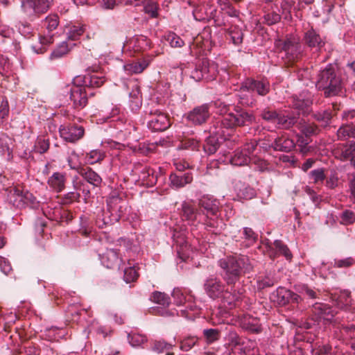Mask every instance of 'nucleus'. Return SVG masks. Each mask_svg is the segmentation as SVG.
Returning a JSON list of instances; mask_svg holds the SVG:
<instances>
[{"label": "nucleus", "instance_id": "nucleus-41", "mask_svg": "<svg viewBox=\"0 0 355 355\" xmlns=\"http://www.w3.org/2000/svg\"><path fill=\"white\" fill-rule=\"evenodd\" d=\"M337 135L340 139H345L347 137L355 138V126L352 128L349 125H343L338 130Z\"/></svg>", "mask_w": 355, "mask_h": 355}, {"label": "nucleus", "instance_id": "nucleus-18", "mask_svg": "<svg viewBox=\"0 0 355 355\" xmlns=\"http://www.w3.org/2000/svg\"><path fill=\"white\" fill-rule=\"evenodd\" d=\"M204 288L207 295L212 299L220 298L225 291L220 279L214 277H209L205 281Z\"/></svg>", "mask_w": 355, "mask_h": 355}, {"label": "nucleus", "instance_id": "nucleus-43", "mask_svg": "<svg viewBox=\"0 0 355 355\" xmlns=\"http://www.w3.org/2000/svg\"><path fill=\"white\" fill-rule=\"evenodd\" d=\"M85 31L83 26H72L70 27L68 32V42H71L78 40V38L83 35Z\"/></svg>", "mask_w": 355, "mask_h": 355}, {"label": "nucleus", "instance_id": "nucleus-60", "mask_svg": "<svg viewBox=\"0 0 355 355\" xmlns=\"http://www.w3.org/2000/svg\"><path fill=\"white\" fill-rule=\"evenodd\" d=\"M280 19H281L280 15L275 12H272L271 13H268L264 15L265 22L268 25H273V24L279 22Z\"/></svg>", "mask_w": 355, "mask_h": 355}, {"label": "nucleus", "instance_id": "nucleus-28", "mask_svg": "<svg viewBox=\"0 0 355 355\" xmlns=\"http://www.w3.org/2000/svg\"><path fill=\"white\" fill-rule=\"evenodd\" d=\"M231 351L229 355H245L246 347L244 343L236 334H231V343H230Z\"/></svg>", "mask_w": 355, "mask_h": 355}, {"label": "nucleus", "instance_id": "nucleus-14", "mask_svg": "<svg viewBox=\"0 0 355 355\" xmlns=\"http://www.w3.org/2000/svg\"><path fill=\"white\" fill-rule=\"evenodd\" d=\"M170 125L167 115L158 110L151 113V119L148 122V128L155 132L164 131Z\"/></svg>", "mask_w": 355, "mask_h": 355}, {"label": "nucleus", "instance_id": "nucleus-38", "mask_svg": "<svg viewBox=\"0 0 355 355\" xmlns=\"http://www.w3.org/2000/svg\"><path fill=\"white\" fill-rule=\"evenodd\" d=\"M105 157V152L97 149L92 150L86 154L85 161L88 164H94L101 162Z\"/></svg>", "mask_w": 355, "mask_h": 355}, {"label": "nucleus", "instance_id": "nucleus-50", "mask_svg": "<svg viewBox=\"0 0 355 355\" xmlns=\"http://www.w3.org/2000/svg\"><path fill=\"white\" fill-rule=\"evenodd\" d=\"M276 46H282V49L286 53H293L297 48L296 44L291 40H286L284 42L279 40L276 42Z\"/></svg>", "mask_w": 355, "mask_h": 355}, {"label": "nucleus", "instance_id": "nucleus-47", "mask_svg": "<svg viewBox=\"0 0 355 355\" xmlns=\"http://www.w3.org/2000/svg\"><path fill=\"white\" fill-rule=\"evenodd\" d=\"M128 340L130 345L133 347L140 346L146 340V336L137 333H130L128 334Z\"/></svg>", "mask_w": 355, "mask_h": 355}, {"label": "nucleus", "instance_id": "nucleus-31", "mask_svg": "<svg viewBox=\"0 0 355 355\" xmlns=\"http://www.w3.org/2000/svg\"><path fill=\"white\" fill-rule=\"evenodd\" d=\"M82 82L85 87H99L105 82V78L98 73L88 74L82 77Z\"/></svg>", "mask_w": 355, "mask_h": 355}, {"label": "nucleus", "instance_id": "nucleus-54", "mask_svg": "<svg viewBox=\"0 0 355 355\" xmlns=\"http://www.w3.org/2000/svg\"><path fill=\"white\" fill-rule=\"evenodd\" d=\"M314 351L315 355H340L337 352H333L331 347L327 345L319 346Z\"/></svg>", "mask_w": 355, "mask_h": 355}, {"label": "nucleus", "instance_id": "nucleus-7", "mask_svg": "<svg viewBox=\"0 0 355 355\" xmlns=\"http://www.w3.org/2000/svg\"><path fill=\"white\" fill-rule=\"evenodd\" d=\"M81 82L82 76H77L73 80V84L70 88V100L73 102V107L78 110L83 109L88 102L85 86L78 84Z\"/></svg>", "mask_w": 355, "mask_h": 355}, {"label": "nucleus", "instance_id": "nucleus-5", "mask_svg": "<svg viewBox=\"0 0 355 355\" xmlns=\"http://www.w3.org/2000/svg\"><path fill=\"white\" fill-rule=\"evenodd\" d=\"M58 17L55 15L47 16L44 22L43 26L48 31V34L40 35L39 42L41 44V47H37L33 46V49L37 53H42L46 51V47L53 42V35H51L50 33L55 30L58 26Z\"/></svg>", "mask_w": 355, "mask_h": 355}, {"label": "nucleus", "instance_id": "nucleus-8", "mask_svg": "<svg viewBox=\"0 0 355 355\" xmlns=\"http://www.w3.org/2000/svg\"><path fill=\"white\" fill-rule=\"evenodd\" d=\"M182 217L183 220L188 221L189 225H194L196 222L202 223L207 227L215 228L214 220L212 222L207 220V216H204L197 212L193 206L187 202H184L182 205Z\"/></svg>", "mask_w": 355, "mask_h": 355}, {"label": "nucleus", "instance_id": "nucleus-27", "mask_svg": "<svg viewBox=\"0 0 355 355\" xmlns=\"http://www.w3.org/2000/svg\"><path fill=\"white\" fill-rule=\"evenodd\" d=\"M200 68L203 72L204 78L207 80H211L216 77L218 73L217 65L214 62L207 60H203L201 62Z\"/></svg>", "mask_w": 355, "mask_h": 355}, {"label": "nucleus", "instance_id": "nucleus-20", "mask_svg": "<svg viewBox=\"0 0 355 355\" xmlns=\"http://www.w3.org/2000/svg\"><path fill=\"white\" fill-rule=\"evenodd\" d=\"M277 300L279 304L284 305L291 302H298L300 300V295L293 293L285 288H278L277 289Z\"/></svg>", "mask_w": 355, "mask_h": 355}, {"label": "nucleus", "instance_id": "nucleus-13", "mask_svg": "<svg viewBox=\"0 0 355 355\" xmlns=\"http://www.w3.org/2000/svg\"><path fill=\"white\" fill-rule=\"evenodd\" d=\"M262 118L275 125V126L282 128H288L295 122V117H288L277 114L275 112L263 111Z\"/></svg>", "mask_w": 355, "mask_h": 355}, {"label": "nucleus", "instance_id": "nucleus-48", "mask_svg": "<svg viewBox=\"0 0 355 355\" xmlns=\"http://www.w3.org/2000/svg\"><path fill=\"white\" fill-rule=\"evenodd\" d=\"M204 336L205 337L207 342L212 343L216 340H218L220 338V332L216 329H208L203 331Z\"/></svg>", "mask_w": 355, "mask_h": 355}, {"label": "nucleus", "instance_id": "nucleus-11", "mask_svg": "<svg viewBox=\"0 0 355 355\" xmlns=\"http://www.w3.org/2000/svg\"><path fill=\"white\" fill-rule=\"evenodd\" d=\"M150 300L153 302L162 306V307L153 308L152 312L154 314L159 315L163 317H170L175 314L174 311H172L166 309V306H168L170 304V298L165 293L155 291L151 295Z\"/></svg>", "mask_w": 355, "mask_h": 355}, {"label": "nucleus", "instance_id": "nucleus-17", "mask_svg": "<svg viewBox=\"0 0 355 355\" xmlns=\"http://www.w3.org/2000/svg\"><path fill=\"white\" fill-rule=\"evenodd\" d=\"M209 109L207 104L193 108L187 115V119L193 125H201L209 117Z\"/></svg>", "mask_w": 355, "mask_h": 355}, {"label": "nucleus", "instance_id": "nucleus-34", "mask_svg": "<svg viewBox=\"0 0 355 355\" xmlns=\"http://www.w3.org/2000/svg\"><path fill=\"white\" fill-rule=\"evenodd\" d=\"M73 45L74 44L68 41L62 42L52 51L50 58L54 60L62 58L69 51Z\"/></svg>", "mask_w": 355, "mask_h": 355}, {"label": "nucleus", "instance_id": "nucleus-26", "mask_svg": "<svg viewBox=\"0 0 355 355\" xmlns=\"http://www.w3.org/2000/svg\"><path fill=\"white\" fill-rule=\"evenodd\" d=\"M173 239L178 246L177 251L180 258L185 261L190 256L189 250L191 246L188 244L187 241H185L184 237H179L176 233L173 234Z\"/></svg>", "mask_w": 355, "mask_h": 355}, {"label": "nucleus", "instance_id": "nucleus-6", "mask_svg": "<svg viewBox=\"0 0 355 355\" xmlns=\"http://www.w3.org/2000/svg\"><path fill=\"white\" fill-rule=\"evenodd\" d=\"M257 144L255 141L245 144L241 148L236 149L230 157V162L234 166H245L251 162V157L257 150Z\"/></svg>", "mask_w": 355, "mask_h": 355}, {"label": "nucleus", "instance_id": "nucleus-36", "mask_svg": "<svg viewBox=\"0 0 355 355\" xmlns=\"http://www.w3.org/2000/svg\"><path fill=\"white\" fill-rule=\"evenodd\" d=\"M306 42L311 47H321L324 44V42L320 35L313 29L309 30L305 35Z\"/></svg>", "mask_w": 355, "mask_h": 355}, {"label": "nucleus", "instance_id": "nucleus-49", "mask_svg": "<svg viewBox=\"0 0 355 355\" xmlns=\"http://www.w3.org/2000/svg\"><path fill=\"white\" fill-rule=\"evenodd\" d=\"M230 35L234 44L238 45L243 42V33L237 27H232L230 30Z\"/></svg>", "mask_w": 355, "mask_h": 355}, {"label": "nucleus", "instance_id": "nucleus-29", "mask_svg": "<svg viewBox=\"0 0 355 355\" xmlns=\"http://www.w3.org/2000/svg\"><path fill=\"white\" fill-rule=\"evenodd\" d=\"M295 144L293 139L282 136L275 139L274 143L272 144V148L275 150H281L288 152L294 148Z\"/></svg>", "mask_w": 355, "mask_h": 355}, {"label": "nucleus", "instance_id": "nucleus-12", "mask_svg": "<svg viewBox=\"0 0 355 355\" xmlns=\"http://www.w3.org/2000/svg\"><path fill=\"white\" fill-rule=\"evenodd\" d=\"M10 200L13 205L21 208L25 205H34L35 198L28 191H24L19 188H15L10 192Z\"/></svg>", "mask_w": 355, "mask_h": 355}, {"label": "nucleus", "instance_id": "nucleus-61", "mask_svg": "<svg viewBox=\"0 0 355 355\" xmlns=\"http://www.w3.org/2000/svg\"><path fill=\"white\" fill-rule=\"evenodd\" d=\"M293 5V1L282 0L281 8L283 10V14H285V19L291 18V9Z\"/></svg>", "mask_w": 355, "mask_h": 355}, {"label": "nucleus", "instance_id": "nucleus-45", "mask_svg": "<svg viewBox=\"0 0 355 355\" xmlns=\"http://www.w3.org/2000/svg\"><path fill=\"white\" fill-rule=\"evenodd\" d=\"M351 299L348 292H343L336 300V306L340 309H345L350 305Z\"/></svg>", "mask_w": 355, "mask_h": 355}, {"label": "nucleus", "instance_id": "nucleus-33", "mask_svg": "<svg viewBox=\"0 0 355 355\" xmlns=\"http://www.w3.org/2000/svg\"><path fill=\"white\" fill-rule=\"evenodd\" d=\"M150 60H143L140 62L126 64L123 68L128 74L140 73L149 65Z\"/></svg>", "mask_w": 355, "mask_h": 355}, {"label": "nucleus", "instance_id": "nucleus-10", "mask_svg": "<svg viewBox=\"0 0 355 355\" xmlns=\"http://www.w3.org/2000/svg\"><path fill=\"white\" fill-rule=\"evenodd\" d=\"M52 0H21V7L27 16L44 13L48 10Z\"/></svg>", "mask_w": 355, "mask_h": 355}, {"label": "nucleus", "instance_id": "nucleus-53", "mask_svg": "<svg viewBox=\"0 0 355 355\" xmlns=\"http://www.w3.org/2000/svg\"><path fill=\"white\" fill-rule=\"evenodd\" d=\"M275 246L278 250L279 253H281L282 255H284L286 259L291 260L292 258V254L288 249V248L284 245L282 241H275Z\"/></svg>", "mask_w": 355, "mask_h": 355}, {"label": "nucleus", "instance_id": "nucleus-64", "mask_svg": "<svg viewBox=\"0 0 355 355\" xmlns=\"http://www.w3.org/2000/svg\"><path fill=\"white\" fill-rule=\"evenodd\" d=\"M355 263V261L352 257H347L345 259H338L335 261V264L338 267H349L353 265Z\"/></svg>", "mask_w": 355, "mask_h": 355}, {"label": "nucleus", "instance_id": "nucleus-52", "mask_svg": "<svg viewBox=\"0 0 355 355\" xmlns=\"http://www.w3.org/2000/svg\"><path fill=\"white\" fill-rule=\"evenodd\" d=\"M355 222V214L349 210L344 211L340 216V223L347 225Z\"/></svg>", "mask_w": 355, "mask_h": 355}, {"label": "nucleus", "instance_id": "nucleus-23", "mask_svg": "<svg viewBox=\"0 0 355 355\" xmlns=\"http://www.w3.org/2000/svg\"><path fill=\"white\" fill-rule=\"evenodd\" d=\"M101 263L107 268H114L119 266L121 259L117 252L113 249L107 250L101 258Z\"/></svg>", "mask_w": 355, "mask_h": 355}, {"label": "nucleus", "instance_id": "nucleus-37", "mask_svg": "<svg viewBox=\"0 0 355 355\" xmlns=\"http://www.w3.org/2000/svg\"><path fill=\"white\" fill-rule=\"evenodd\" d=\"M129 266L124 269L123 278L125 282L130 283L135 281L138 277V266L136 264H132L130 261L128 262Z\"/></svg>", "mask_w": 355, "mask_h": 355}, {"label": "nucleus", "instance_id": "nucleus-51", "mask_svg": "<svg viewBox=\"0 0 355 355\" xmlns=\"http://www.w3.org/2000/svg\"><path fill=\"white\" fill-rule=\"evenodd\" d=\"M243 234L244 239L246 241V243L245 244L246 247L250 246L255 242L257 239V235L251 228L244 227Z\"/></svg>", "mask_w": 355, "mask_h": 355}, {"label": "nucleus", "instance_id": "nucleus-59", "mask_svg": "<svg viewBox=\"0 0 355 355\" xmlns=\"http://www.w3.org/2000/svg\"><path fill=\"white\" fill-rule=\"evenodd\" d=\"M274 284L273 279L268 276L259 277L257 279V286L259 289L264 288L265 287H269Z\"/></svg>", "mask_w": 355, "mask_h": 355}, {"label": "nucleus", "instance_id": "nucleus-40", "mask_svg": "<svg viewBox=\"0 0 355 355\" xmlns=\"http://www.w3.org/2000/svg\"><path fill=\"white\" fill-rule=\"evenodd\" d=\"M314 309L318 311V315L320 318H322L325 320H331L334 315L331 313L330 309L327 305L321 304H315L314 305Z\"/></svg>", "mask_w": 355, "mask_h": 355}, {"label": "nucleus", "instance_id": "nucleus-62", "mask_svg": "<svg viewBox=\"0 0 355 355\" xmlns=\"http://www.w3.org/2000/svg\"><path fill=\"white\" fill-rule=\"evenodd\" d=\"M172 347L171 344L166 343L164 340H158L154 343L153 350L157 352H163L169 349Z\"/></svg>", "mask_w": 355, "mask_h": 355}, {"label": "nucleus", "instance_id": "nucleus-39", "mask_svg": "<svg viewBox=\"0 0 355 355\" xmlns=\"http://www.w3.org/2000/svg\"><path fill=\"white\" fill-rule=\"evenodd\" d=\"M143 0H103V7L105 9H113L117 2L123 4H135L137 6Z\"/></svg>", "mask_w": 355, "mask_h": 355}, {"label": "nucleus", "instance_id": "nucleus-2", "mask_svg": "<svg viewBox=\"0 0 355 355\" xmlns=\"http://www.w3.org/2000/svg\"><path fill=\"white\" fill-rule=\"evenodd\" d=\"M336 66L329 64L319 74L315 86L318 89L324 91L326 96H335L342 88L340 78L336 73Z\"/></svg>", "mask_w": 355, "mask_h": 355}, {"label": "nucleus", "instance_id": "nucleus-19", "mask_svg": "<svg viewBox=\"0 0 355 355\" xmlns=\"http://www.w3.org/2000/svg\"><path fill=\"white\" fill-rule=\"evenodd\" d=\"M312 104L311 95L308 92H303L299 96L293 97V105L302 114H308L310 112V107Z\"/></svg>", "mask_w": 355, "mask_h": 355}, {"label": "nucleus", "instance_id": "nucleus-55", "mask_svg": "<svg viewBox=\"0 0 355 355\" xmlns=\"http://www.w3.org/2000/svg\"><path fill=\"white\" fill-rule=\"evenodd\" d=\"M214 106L216 113L222 115L223 118L231 110L229 105H226L225 103L220 101H215Z\"/></svg>", "mask_w": 355, "mask_h": 355}, {"label": "nucleus", "instance_id": "nucleus-9", "mask_svg": "<svg viewBox=\"0 0 355 355\" xmlns=\"http://www.w3.org/2000/svg\"><path fill=\"white\" fill-rule=\"evenodd\" d=\"M211 135L209 137L203 146L204 150L209 155L214 154L218 150L220 143L227 139V135L225 130L215 127L211 130Z\"/></svg>", "mask_w": 355, "mask_h": 355}, {"label": "nucleus", "instance_id": "nucleus-1", "mask_svg": "<svg viewBox=\"0 0 355 355\" xmlns=\"http://www.w3.org/2000/svg\"><path fill=\"white\" fill-rule=\"evenodd\" d=\"M220 268L224 270V279L228 284L239 280L242 272L250 269L249 259L244 256L228 257L219 261Z\"/></svg>", "mask_w": 355, "mask_h": 355}, {"label": "nucleus", "instance_id": "nucleus-32", "mask_svg": "<svg viewBox=\"0 0 355 355\" xmlns=\"http://www.w3.org/2000/svg\"><path fill=\"white\" fill-rule=\"evenodd\" d=\"M78 173L87 182L95 187L99 186L102 182V179L100 175L91 168H80Z\"/></svg>", "mask_w": 355, "mask_h": 355}, {"label": "nucleus", "instance_id": "nucleus-4", "mask_svg": "<svg viewBox=\"0 0 355 355\" xmlns=\"http://www.w3.org/2000/svg\"><path fill=\"white\" fill-rule=\"evenodd\" d=\"M254 117L239 107H234L220 121V127L226 132L232 130L236 126L248 125L252 123Z\"/></svg>", "mask_w": 355, "mask_h": 355}, {"label": "nucleus", "instance_id": "nucleus-16", "mask_svg": "<svg viewBox=\"0 0 355 355\" xmlns=\"http://www.w3.org/2000/svg\"><path fill=\"white\" fill-rule=\"evenodd\" d=\"M60 137L68 142H76L80 139L85 133V130L81 126L76 125H61L59 128Z\"/></svg>", "mask_w": 355, "mask_h": 355}, {"label": "nucleus", "instance_id": "nucleus-30", "mask_svg": "<svg viewBox=\"0 0 355 355\" xmlns=\"http://www.w3.org/2000/svg\"><path fill=\"white\" fill-rule=\"evenodd\" d=\"M127 46L134 52H138L146 49L148 46V42L146 37L140 35L130 39L127 42Z\"/></svg>", "mask_w": 355, "mask_h": 355}, {"label": "nucleus", "instance_id": "nucleus-25", "mask_svg": "<svg viewBox=\"0 0 355 355\" xmlns=\"http://www.w3.org/2000/svg\"><path fill=\"white\" fill-rule=\"evenodd\" d=\"M169 180L171 187L179 189L191 183L193 180V177L189 173H186L182 175H178L175 173H172L169 177Z\"/></svg>", "mask_w": 355, "mask_h": 355}, {"label": "nucleus", "instance_id": "nucleus-15", "mask_svg": "<svg viewBox=\"0 0 355 355\" xmlns=\"http://www.w3.org/2000/svg\"><path fill=\"white\" fill-rule=\"evenodd\" d=\"M199 205L202 207L207 212V220L208 222H212L214 220L216 223H215V227H217L218 220L216 218H209V215H211L216 218L217 213L219 209L218 202L216 199L212 196H203L199 200Z\"/></svg>", "mask_w": 355, "mask_h": 355}, {"label": "nucleus", "instance_id": "nucleus-21", "mask_svg": "<svg viewBox=\"0 0 355 355\" xmlns=\"http://www.w3.org/2000/svg\"><path fill=\"white\" fill-rule=\"evenodd\" d=\"M238 323L244 329L259 332L261 331V324L259 320L257 318H254L250 315H243L238 317Z\"/></svg>", "mask_w": 355, "mask_h": 355}, {"label": "nucleus", "instance_id": "nucleus-63", "mask_svg": "<svg viewBox=\"0 0 355 355\" xmlns=\"http://www.w3.org/2000/svg\"><path fill=\"white\" fill-rule=\"evenodd\" d=\"M78 155L73 152L67 159L68 164L71 169H78Z\"/></svg>", "mask_w": 355, "mask_h": 355}, {"label": "nucleus", "instance_id": "nucleus-44", "mask_svg": "<svg viewBox=\"0 0 355 355\" xmlns=\"http://www.w3.org/2000/svg\"><path fill=\"white\" fill-rule=\"evenodd\" d=\"M49 148V139L44 137L37 138L35 144L34 146V150L35 152L42 154L47 151Z\"/></svg>", "mask_w": 355, "mask_h": 355}, {"label": "nucleus", "instance_id": "nucleus-57", "mask_svg": "<svg viewBox=\"0 0 355 355\" xmlns=\"http://www.w3.org/2000/svg\"><path fill=\"white\" fill-rule=\"evenodd\" d=\"M9 113V105L8 100L5 98L0 103V125L3 123Z\"/></svg>", "mask_w": 355, "mask_h": 355}, {"label": "nucleus", "instance_id": "nucleus-56", "mask_svg": "<svg viewBox=\"0 0 355 355\" xmlns=\"http://www.w3.org/2000/svg\"><path fill=\"white\" fill-rule=\"evenodd\" d=\"M197 341L198 338L194 336L186 338L181 341L180 347L182 350L189 351L196 345Z\"/></svg>", "mask_w": 355, "mask_h": 355}, {"label": "nucleus", "instance_id": "nucleus-42", "mask_svg": "<svg viewBox=\"0 0 355 355\" xmlns=\"http://www.w3.org/2000/svg\"><path fill=\"white\" fill-rule=\"evenodd\" d=\"M166 40L172 48H180L184 45L183 40L174 33L167 34Z\"/></svg>", "mask_w": 355, "mask_h": 355}, {"label": "nucleus", "instance_id": "nucleus-58", "mask_svg": "<svg viewBox=\"0 0 355 355\" xmlns=\"http://www.w3.org/2000/svg\"><path fill=\"white\" fill-rule=\"evenodd\" d=\"M172 295L174 302L177 305H181L187 300L183 292L180 288H175L173 291Z\"/></svg>", "mask_w": 355, "mask_h": 355}, {"label": "nucleus", "instance_id": "nucleus-22", "mask_svg": "<svg viewBox=\"0 0 355 355\" xmlns=\"http://www.w3.org/2000/svg\"><path fill=\"white\" fill-rule=\"evenodd\" d=\"M220 298L221 300V307L227 310H232L238 306L241 295L225 291Z\"/></svg>", "mask_w": 355, "mask_h": 355}, {"label": "nucleus", "instance_id": "nucleus-24", "mask_svg": "<svg viewBox=\"0 0 355 355\" xmlns=\"http://www.w3.org/2000/svg\"><path fill=\"white\" fill-rule=\"evenodd\" d=\"M66 181L65 174L55 172L48 180V185L56 192H60L64 188Z\"/></svg>", "mask_w": 355, "mask_h": 355}, {"label": "nucleus", "instance_id": "nucleus-35", "mask_svg": "<svg viewBox=\"0 0 355 355\" xmlns=\"http://www.w3.org/2000/svg\"><path fill=\"white\" fill-rule=\"evenodd\" d=\"M142 105V98L138 87L130 93V107L133 112L137 111Z\"/></svg>", "mask_w": 355, "mask_h": 355}, {"label": "nucleus", "instance_id": "nucleus-3", "mask_svg": "<svg viewBox=\"0 0 355 355\" xmlns=\"http://www.w3.org/2000/svg\"><path fill=\"white\" fill-rule=\"evenodd\" d=\"M269 92V83L266 80H254L248 79L243 82L238 92L237 96L242 103L249 104L252 103L253 93L264 96Z\"/></svg>", "mask_w": 355, "mask_h": 355}, {"label": "nucleus", "instance_id": "nucleus-46", "mask_svg": "<svg viewBox=\"0 0 355 355\" xmlns=\"http://www.w3.org/2000/svg\"><path fill=\"white\" fill-rule=\"evenodd\" d=\"M309 176L315 184L322 183L326 177L324 169L321 168L311 171Z\"/></svg>", "mask_w": 355, "mask_h": 355}]
</instances>
